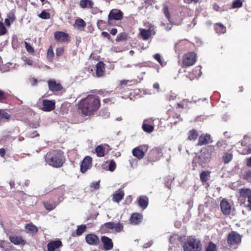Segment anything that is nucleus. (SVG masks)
I'll return each instance as SVG.
<instances>
[{
  "label": "nucleus",
  "mask_w": 251,
  "mask_h": 251,
  "mask_svg": "<svg viewBox=\"0 0 251 251\" xmlns=\"http://www.w3.org/2000/svg\"><path fill=\"white\" fill-rule=\"evenodd\" d=\"M205 251H217L216 245L212 242H209Z\"/></svg>",
  "instance_id": "39"
},
{
  "label": "nucleus",
  "mask_w": 251,
  "mask_h": 251,
  "mask_svg": "<svg viewBox=\"0 0 251 251\" xmlns=\"http://www.w3.org/2000/svg\"><path fill=\"white\" fill-rule=\"evenodd\" d=\"M198 137V134L197 131L193 129L190 130L189 132L188 139L190 140H195Z\"/></svg>",
  "instance_id": "36"
},
{
  "label": "nucleus",
  "mask_w": 251,
  "mask_h": 251,
  "mask_svg": "<svg viewBox=\"0 0 251 251\" xmlns=\"http://www.w3.org/2000/svg\"><path fill=\"white\" fill-rule=\"evenodd\" d=\"M151 120H145L142 125V128L143 130L148 133H151L154 130V127L151 125L148 124L147 122H150Z\"/></svg>",
  "instance_id": "25"
},
{
  "label": "nucleus",
  "mask_w": 251,
  "mask_h": 251,
  "mask_svg": "<svg viewBox=\"0 0 251 251\" xmlns=\"http://www.w3.org/2000/svg\"><path fill=\"white\" fill-rule=\"evenodd\" d=\"M9 239L11 243H13L16 245L24 246L26 244V241L25 240H24L22 236H10Z\"/></svg>",
  "instance_id": "16"
},
{
  "label": "nucleus",
  "mask_w": 251,
  "mask_h": 251,
  "mask_svg": "<svg viewBox=\"0 0 251 251\" xmlns=\"http://www.w3.org/2000/svg\"><path fill=\"white\" fill-rule=\"evenodd\" d=\"M101 35L104 37H106V38H107L108 39L110 37V35L109 34V33L107 32H105V31H103L102 33H101Z\"/></svg>",
  "instance_id": "60"
},
{
  "label": "nucleus",
  "mask_w": 251,
  "mask_h": 251,
  "mask_svg": "<svg viewBox=\"0 0 251 251\" xmlns=\"http://www.w3.org/2000/svg\"><path fill=\"white\" fill-rule=\"evenodd\" d=\"M0 117L1 118L9 119L10 117V115L6 113L4 110L0 109Z\"/></svg>",
  "instance_id": "46"
},
{
  "label": "nucleus",
  "mask_w": 251,
  "mask_h": 251,
  "mask_svg": "<svg viewBox=\"0 0 251 251\" xmlns=\"http://www.w3.org/2000/svg\"><path fill=\"white\" fill-rule=\"evenodd\" d=\"M242 6V2L240 0H234L232 4V8L241 7Z\"/></svg>",
  "instance_id": "48"
},
{
  "label": "nucleus",
  "mask_w": 251,
  "mask_h": 251,
  "mask_svg": "<svg viewBox=\"0 0 251 251\" xmlns=\"http://www.w3.org/2000/svg\"><path fill=\"white\" fill-rule=\"evenodd\" d=\"M62 246V242L60 240L52 241L47 245L48 251H54Z\"/></svg>",
  "instance_id": "19"
},
{
  "label": "nucleus",
  "mask_w": 251,
  "mask_h": 251,
  "mask_svg": "<svg viewBox=\"0 0 251 251\" xmlns=\"http://www.w3.org/2000/svg\"><path fill=\"white\" fill-rule=\"evenodd\" d=\"M96 152L99 157H102L105 154V148L102 145H100L96 148Z\"/></svg>",
  "instance_id": "30"
},
{
  "label": "nucleus",
  "mask_w": 251,
  "mask_h": 251,
  "mask_svg": "<svg viewBox=\"0 0 251 251\" xmlns=\"http://www.w3.org/2000/svg\"><path fill=\"white\" fill-rule=\"evenodd\" d=\"M6 32V29L3 23H0V35H4Z\"/></svg>",
  "instance_id": "54"
},
{
  "label": "nucleus",
  "mask_w": 251,
  "mask_h": 251,
  "mask_svg": "<svg viewBox=\"0 0 251 251\" xmlns=\"http://www.w3.org/2000/svg\"><path fill=\"white\" fill-rule=\"evenodd\" d=\"M15 20V18L13 16L9 15L8 18L5 19L4 23L5 25L9 26L11 23H13Z\"/></svg>",
  "instance_id": "40"
},
{
  "label": "nucleus",
  "mask_w": 251,
  "mask_h": 251,
  "mask_svg": "<svg viewBox=\"0 0 251 251\" xmlns=\"http://www.w3.org/2000/svg\"><path fill=\"white\" fill-rule=\"evenodd\" d=\"M39 16L43 19H49L50 18V14L46 11H43Z\"/></svg>",
  "instance_id": "45"
},
{
  "label": "nucleus",
  "mask_w": 251,
  "mask_h": 251,
  "mask_svg": "<svg viewBox=\"0 0 251 251\" xmlns=\"http://www.w3.org/2000/svg\"><path fill=\"white\" fill-rule=\"evenodd\" d=\"M85 240L86 242L92 246H96L100 243L99 237L94 234H89L85 237Z\"/></svg>",
  "instance_id": "12"
},
{
  "label": "nucleus",
  "mask_w": 251,
  "mask_h": 251,
  "mask_svg": "<svg viewBox=\"0 0 251 251\" xmlns=\"http://www.w3.org/2000/svg\"><path fill=\"white\" fill-rule=\"evenodd\" d=\"M213 9L217 11H220L221 9L220 7L217 4H214L213 5Z\"/></svg>",
  "instance_id": "59"
},
{
  "label": "nucleus",
  "mask_w": 251,
  "mask_h": 251,
  "mask_svg": "<svg viewBox=\"0 0 251 251\" xmlns=\"http://www.w3.org/2000/svg\"><path fill=\"white\" fill-rule=\"evenodd\" d=\"M45 160L50 166L54 168H60L63 165L65 158L62 151L53 150L47 153Z\"/></svg>",
  "instance_id": "2"
},
{
  "label": "nucleus",
  "mask_w": 251,
  "mask_h": 251,
  "mask_svg": "<svg viewBox=\"0 0 251 251\" xmlns=\"http://www.w3.org/2000/svg\"><path fill=\"white\" fill-rule=\"evenodd\" d=\"M241 241L240 235L236 231H231L229 233L227 242L229 246H233L239 244Z\"/></svg>",
  "instance_id": "6"
},
{
  "label": "nucleus",
  "mask_w": 251,
  "mask_h": 251,
  "mask_svg": "<svg viewBox=\"0 0 251 251\" xmlns=\"http://www.w3.org/2000/svg\"><path fill=\"white\" fill-rule=\"evenodd\" d=\"M184 251H202V246L201 241L197 238H188L183 246Z\"/></svg>",
  "instance_id": "4"
},
{
  "label": "nucleus",
  "mask_w": 251,
  "mask_h": 251,
  "mask_svg": "<svg viewBox=\"0 0 251 251\" xmlns=\"http://www.w3.org/2000/svg\"><path fill=\"white\" fill-rule=\"evenodd\" d=\"M123 15V14L120 10H111L109 14L108 19L120 20L122 18Z\"/></svg>",
  "instance_id": "17"
},
{
  "label": "nucleus",
  "mask_w": 251,
  "mask_h": 251,
  "mask_svg": "<svg viewBox=\"0 0 251 251\" xmlns=\"http://www.w3.org/2000/svg\"><path fill=\"white\" fill-rule=\"evenodd\" d=\"M221 209L223 213L225 215H228L231 211V205L228 201L225 199L221 201Z\"/></svg>",
  "instance_id": "13"
},
{
  "label": "nucleus",
  "mask_w": 251,
  "mask_h": 251,
  "mask_svg": "<svg viewBox=\"0 0 251 251\" xmlns=\"http://www.w3.org/2000/svg\"><path fill=\"white\" fill-rule=\"evenodd\" d=\"M247 165L249 167H251V157L247 159Z\"/></svg>",
  "instance_id": "64"
},
{
  "label": "nucleus",
  "mask_w": 251,
  "mask_h": 251,
  "mask_svg": "<svg viewBox=\"0 0 251 251\" xmlns=\"http://www.w3.org/2000/svg\"><path fill=\"white\" fill-rule=\"evenodd\" d=\"M68 34L65 32L57 31L54 33L55 39L59 41L65 42L68 40Z\"/></svg>",
  "instance_id": "21"
},
{
  "label": "nucleus",
  "mask_w": 251,
  "mask_h": 251,
  "mask_svg": "<svg viewBox=\"0 0 251 251\" xmlns=\"http://www.w3.org/2000/svg\"><path fill=\"white\" fill-rule=\"evenodd\" d=\"M233 157L231 152H225L222 156V160L225 164H227L231 161Z\"/></svg>",
  "instance_id": "29"
},
{
  "label": "nucleus",
  "mask_w": 251,
  "mask_h": 251,
  "mask_svg": "<svg viewBox=\"0 0 251 251\" xmlns=\"http://www.w3.org/2000/svg\"><path fill=\"white\" fill-rule=\"evenodd\" d=\"M102 226L110 230H114L116 232H120L123 230V225L120 223L113 222H107L104 223Z\"/></svg>",
  "instance_id": "8"
},
{
  "label": "nucleus",
  "mask_w": 251,
  "mask_h": 251,
  "mask_svg": "<svg viewBox=\"0 0 251 251\" xmlns=\"http://www.w3.org/2000/svg\"><path fill=\"white\" fill-rule=\"evenodd\" d=\"M142 220V215L139 213H133L130 218V223L134 225L140 223Z\"/></svg>",
  "instance_id": "22"
},
{
  "label": "nucleus",
  "mask_w": 251,
  "mask_h": 251,
  "mask_svg": "<svg viewBox=\"0 0 251 251\" xmlns=\"http://www.w3.org/2000/svg\"><path fill=\"white\" fill-rule=\"evenodd\" d=\"M26 229L31 233L35 234L38 231L37 227L32 224H28L25 226Z\"/></svg>",
  "instance_id": "32"
},
{
  "label": "nucleus",
  "mask_w": 251,
  "mask_h": 251,
  "mask_svg": "<svg viewBox=\"0 0 251 251\" xmlns=\"http://www.w3.org/2000/svg\"><path fill=\"white\" fill-rule=\"evenodd\" d=\"M116 163L115 161L113 160H111L109 164V167L108 169L110 171L113 172L116 169Z\"/></svg>",
  "instance_id": "50"
},
{
  "label": "nucleus",
  "mask_w": 251,
  "mask_h": 251,
  "mask_svg": "<svg viewBox=\"0 0 251 251\" xmlns=\"http://www.w3.org/2000/svg\"><path fill=\"white\" fill-rule=\"evenodd\" d=\"M0 60H1V58L0 57ZM12 65V63L8 62L5 64H0V71L2 72H6L10 71V67Z\"/></svg>",
  "instance_id": "31"
},
{
  "label": "nucleus",
  "mask_w": 251,
  "mask_h": 251,
  "mask_svg": "<svg viewBox=\"0 0 251 251\" xmlns=\"http://www.w3.org/2000/svg\"><path fill=\"white\" fill-rule=\"evenodd\" d=\"M215 30L217 33H225L226 32V27L222 23H219L215 25Z\"/></svg>",
  "instance_id": "28"
},
{
  "label": "nucleus",
  "mask_w": 251,
  "mask_h": 251,
  "mask_svg": "<svg viewBox=\"0 0 251 251\" xmlns=\"http://www.w3.org/2000/svg\"><path fill=\"white\" fill-rule=\"evenodd\" d=\"M193 75H194L195 78H198L200 77L201 75V67L197 66L194 68L192 71Z\"/></svg>",
  "instance_id": "37"
},
{
  "label": "nucleus",
  "mask_w": 251,
  "mask_h": 251,
  "mask_svg": "<svg viewBox=\"0 0 251 251\" xmlns=\"http://www.w3.org/2000/svg\"><path fill=\"white\" fill-rule=\"evenodd\" d=\"M90 187L94 188L96 190H98L100 188V181L92 182L90 184Z\"/></svg>",
  "instance_id": "51"
},
{
  "label": "nucleus",
  "mask_w": 251,
  "mask_h": 251,
  "mask_svg": "<svg viewBox=\"0 0 251 251\" xmlns=\"http://www.w3.org/2000/svg\"><path fill=\"white\" fill-rule=\"evenodd\" d=\"M104 64L102 62H99L96 65V74L98 77L103 75L104 73Z\"/></svg>",
  "instance_id": "24"
},
{
  "label": "nucleus",
  "mask_w": 251,
  "mask_h": 251,
  "mask_svg": "<svg viewBox=\"0 0 251 251\" xmlns=\"http://www.w3.org/2000/svg\"><path fill=\"white\" fill-rule=\"evenodd\" d=\"M209 175V173L207 172L203 171L200 174V178L203 182H205L207 179V176Z\"/></svg>",
  "instance_id": "44"
},
{
  "label": "nucleus",
  "mask_w": 251,
  "mask_h": 251,
  "mask_svg": "<svg viewBox=\"0 0 251 251\" xmlns=\"http://www.w3.org/2000/svg\"><path fill=\"white\" fill-rule=\"evenodd\" d=\"M154 58L156 60L161 66L164 65V62H163L161 59V56L160 54L156 53L154 55Z\"/></svg>",
  "instance_id": "55"
},
{
  "label": "nucleus",
  "mask_w": 251,
  "mask_h": 251,
  "mask_svg": "<svg viewBox=\"0 0 251 251\" xmlns=\"http://www.w3.org/2000/svg\"><path fill=\"white\" fill-rule=\"evenodd\" d=\"M55 102L54 100H44L42 101V109L44 111L49 112L55 108Z\"/></svg>",
  "instance_id": "10"
},
{
  "label": "nucleus",
  "mask_w": 251,
  "mask_h": 251,
  "mask_svg": "<svg viewBox=\"0 0 251 251\" xmlns=\"http://www.w3.org/2000/svg\"><path fill=\"white\" fill-rule=\"evenodd\" d=\"M240 195L244 197H247L251 196V190L250 189H242L240 190Z\"/></svg>",
  "instance_id": "34"
},
{
  "label": "nucleus",
  "mask_w": 251,
  "mask_h": 251,
  "mask_svg": "<svg viewBox=\"0 0 251 251\" xmlns=\"http://www.w3.org/2000/svg\"><path fill=\"white\" fill-rule=\"evenodd\" d=\"M140 34L144 40H147L151 36L150 29H140Z\"/></svg>",
  "instance_id": "26"
},
{
  "label": "nucleus",
  "mask_w": 251,
  "mask_h": 251,
  "mask_svg": "<svg viewBox=\"0 0 251 251\" xmlns=\"http://www.w3.org/2000/svg\"><path fill=\"white\" fill-rule=\"evenodd\" d=\"M125 193L123 190L121 189H118L112 195V200L113 201L119 203L124 198Z\"/></svg>",
  "instance_id": "20"
},
{
  "label": "nucleus",
  "mask_w": 251,
  "mask_h": 251,
  "mask_svg": "<svg viewBox=\"0 0 251 251\" xmlns=\"http://www.w3.org/2000/svg\"><path fill=\"white\" fill-rule=\"evenodd\" d=\"M49 90L51 91H59L62 89L61 85L56 83L54 79L49 80L48 82Z\"/></svg>",
  "instance_id": "15"
},
{
  "label": "nucleus",
  "mask_w": 251,
  "mask_h": 251,
  "mask_svg": "<svg viewBox=\"0 0 251 251\" xmlns=\"http://www.w3.org/2000/svg\"><path fill=\"white\" fill-rule=\"evenodd\" d=\"M148 145H143L139 146L133 149L132 151V154L133 156L136 157L138 159H142L145 156V153L148 151Z\"/></svg>",
  "instance_id": "5"
},
{
  "label": "nucleus",
  "mask_w": 251,
  "mask_h": 251,
  "mask_svg": "<svg viewBox=\"0 0 251 251\" xmlns=\"http://www.w3.org/2000/svg\"><path fill=\"white\" fill-rule=\"evenodd\" d=\"M226 147V143L224 141H219L215 146V147L220 149L221 151L225 150Z\"/></svg>",
  "instance_id": "35"
},
{
  "label": "nucleus",
  "mask_w": 251,
  "mask_h": 251,
  "mask_svg": "<svg viewBox=\"0 0 251 251\" xmlns=\"http://www.w3.org/2000/svg\"><path fill=\"white\" fill-rule=\"evenodd\" d=\"M163 13L166 17V18L168 19L170 23H171V18H170V14L169 11V8L168 6L164 5L163 6Z\"/></svg>",
  "instance_id": "38"
},
{
  "label": "nucleus",
  "mask_w": 251,
  "mask_h": 251,
  "mask_svg": "<svg viewBox=\"0 0 251 251\" xmlns=\"http://www.w3.org/2000/svg\"><path fill=\"white\" fill-rule=\"evenodd\" d=\"M5 154V150L3 148L0 149V155L1 157H4Z\"/></svg>",
  "instance_id": "61"
},
{
  "label": "nucleus",
  "mask_w": 251,
  "mask_h": 251,
  "mask_svg": "<svg viewBox=\"0 0 251 251\" xmlns=\"http://www.w3.org/2000/svg\"><path fill=\"white\" fill-rule=\"evenodd\" d=\"M24 44L25 45V48L26 50L27 51V52H28L30 53H34V50L30 44H29L26 41L24 42Z\"/></svg>",
  "instance_id": "42"
},
{
  "label": "nucleus",
  "mask_w": 251,
  "mask_h": 251,
  "mask_svg": "<svg viewBox=\"0 0 251 251\" xmlns=\"http://www.w3.org/2000/svg\"><path fill=\"white\" fill-rule=\"evenodd\" d=\"M54 55V52L51 46H50L47 52V57L49 59H51Z\"/></svg>",
  "instance_id": "49"
},
{
  "label": "nucleus",
  "mask_w": 251,
  "mask_h": 251,
  "mask_svg": "<svg viewBox=\"0 0 251 251\" xmlns=\"http://www.w3.org/2000/svg\"><path fill=\"white\" fill-rule=\"evenodd\" d=\"M44 206L48 210H52L56 207L55 204H51L50 202H46L44 203Z\"/></svg>",
  "instance_id": "43"
},
{
  "label": "nucleus",
  "mask_w": 251,
  "mask_h": 251,
  "mask_svg": "<svg viewBox=\"0 0 251 251\" xmlns=\"http://www.w3.org/2000/svg\"><path fill=\"white\" fill-rule=\"evenodd\" d=\"M75 25H76L78 27H84L86 25V23L83 20L77 19L75 20Z\"/></svg>",
  "instance_id": "41"
},
{
  "label": "nucleus",
  "mask_w": 251,
  "mask_h": 251,
  "mask_svg": "<svg viewBox=\"0 0 251 251\" xmlns=\"http://www.w3.org/2000/svg\"><path fill=\"white\" fill-rule=\"evenodd\" d=\"M138 203L139 206L145 209L148 205V198L146 196H141L138 198Z\"/></svg>",
  "instance_id": "23"
},
{
  "label": "nucleus",
  "mask_w": 251,
  "mask_h": 251,
  "mask_svg": "<svg viewBox=\"0 0 251 251\" xmlns=\"http://www.w3.org/2000/svg\"><path fill=\"white\" fill-rule=\"evenodd\" d=\"M161 155V150L158 148H154L151 150L148 156L149 162H155L157 161Z\"/></svg>",
  "instance_id": "9"
},
{
  "label": "nucleus",
  "mask_w": 251,
  "mask_h": 251,
  "mask_svg": "<svg viewBox=\"0 0 251 251\" xmlns=\"http://www.w3.org/2000/svg\"><path fill=\"white\" fill-rule=\"evenodd\" d=\"M176 96L177 95L175 93L171 92L166 96V99L169 101L173 100L176 99Z\"/></svg>",
  "instance_id": "47"
},
{
  "label": "nucleus",
  "mask_w": 251,
  "mask_h": 251,
  "mask_svg": "<svg viewBox=\"0 0 251 251\" xmlns=\"http://www.w3.org/2000/svg\"><path fill=\"white\" fill-rule=\"evenodd\" d=\"M212 142L210 135L209 134H202L199 138L198 146H202Z\"/></svg>",
  "instance_id": "18"
},
{
  "label": "nucleus",
  "mask_w": 251,
  "mask_h": 251,
  "mask_svg": "<svg viewBox=\"0 0 251 251\" xmlns=\"http://www.w3.org/2000/svg\"><path fill=\"white\" fill-rule=\"evenodd\" d=\"M64 50L62 47L58 48L56 50V55L57 56L62 55L64 52Z\"/></svg>",
  "instance_id": "53"
},
{
  "label": "nucleus",
  "mask_w": 251,
  "mask_h": 251,
  "mask_svg": "<svg viewBox=\"0 0 251 251\" xmlns=\"http://www.w3.org/2000/svg\"><path fill=\"white\" fill-rule=\"evenodd\" d=\"M186 3H191L192 2L197 3L199 0H183Z\"/></svg>",
  "instance_id": "58"
},
{
  "label": "nucleus",
  "mask_w": 251,
  "mask_h": 251,
  "mask_svg": "<svg viewBox=\"0 0 251 251\" xmlns=\"http://www.w3.org/2000/svg\"><path fill=\"white\" fill-rule=\"evenodd\" d=\"M244 178L245 179H249L251 178V171H247L245 173L244 175Z\"/></svg>",
  "instance_id": "57"
},
{
  "label": "nucleus",
  "mask_w": 251,
  "mask_h": 251,
  "mask_svg": "<svg viewBox=\"0 0 251 251\" xmlns=\"http://www.w3.org/2000/svg\"><path fill=\"white\" fill-rule=\"evenodd\" d=\"M161 26L164 27V28L167 31H170L172 28V25L170 24H165L164 23H162L161 24Z\"/></svg>",
  "instance_id": "52"
},
{
  "label": "nucleus",
  "mask_w": 251,
  "mask_h": 251,
  "mask_svg": "<svg viewBox=\"0 0 251 251\" xmlns=\"http://www.w3.org/2000/svg\"><path fill=\"white\" fill-rule=\"evenodd\" d=\"M92 163V158L89 156H86L82 160L81 166L80 170L83 173L86 172L89 168Z\"/></svg>",
  "instance_id": "11"
},
{
  "label": "nucleus",
  "mask_w": 251,
  "mask_h": 251,
  "mask_svg": "<svg viewBox=\"0 0 251 251\" xmlns=\"http://www.w3.org/2000/svg\"><path fill=\"white\" fill-rule=\"evenodd\" d=\"M183 64L189 67L193 65L196 61V56L194 52H191L185 54L183 57Z\"/></svg>",
  "instance_id": "7"
},
{
  "label": "nucleus",
  "mask_w": 251,
  "mask_h": 251,
  "mask_svg": "<svg viewBox=\"0 0 251 251\" xmlns=\"http://www.w3.org/2000/svg\"><path fill=\"white\" fill-rule=\"evenodd\" d=\"M86 229V226L84 225H81L77 226V229L76 230V234L77 236L81 235L85 231Z\"/></svg>",
  "instance_id": "33"
},
{
  "label": "nucleus",
  "mask_w": 251,
  "mask_h": 251,
  "mask_svg": "<svg viewBox=\"0 0 251 251\" xmlns=\"http://www.w3.org/2000/svg\"><path fill=\"white\" fill-rule=\"evenodd\" d=\"M101 241L103 244L104 250L109 251L112 249L113 244L111 239L106 236H102Z\"/></svg>",
  "instance_id": "14"
},
{
  "label": "nucleus",
  "mask_w": 251,
  "mask_h": 251,
  "mask_svg": "<svg viewBox=\"0 0 251 251\" xmlns=\"http://www.w3.org/2000/svg\"><path fill=\"white\" fill-rule=\"evenodd\" d=\"M7 244L5 241H0V248H1L3 251H8V248H6L5 246Z\"/></svg>",
  "instance_id": "56"
},
{
  "label": "nucleus",
  "mask_w": 251,
  "mask_h": 251,
  "mask_svg": "<svg viewBox=\"0 0 251 251\" xmlns=\"http://www.w3.org/2000/svg\"><path fill=\"white\" fill-rule=\"evenodd\" d=\"M80 6L82 8L88 7L90 8L93 7L94 3L92 0H81L79 2Z\"/></svg>",
  "instance_id": "27"
},
{
  "label": "nucleus",
  "mask_w": 251,
  "mask_h": 251,
  "mask_svg": "<svg viewBox=\"0 0 251 251\" xmlns=\"http://www.w3.org/2000/svg\"><path fill=\"white\" fill-rule=\"evenodd\" d=\"M216 154V149L215 147L212 146H208L201 151V155L196 158L194 161H196L197 160L200 159V165H203L205 162L208 161L210 159L214 156Z\"/></svg>",
  "instance_id": "3"
},
{
  "label": "nucleus",
  "mask_w": 251,
  "mask_h": 251,
  "mask_svg": "<svg viewBox=\"0 0 251 251\" xmlns=\"http://www.w3.org/2000/svg\"><path fill=\"white\" fill-rule=\"evenodd\" d=\"M153 88L157 89V92L159 91V84L158 83H155L153 85Z\"/></svg>",
  "instance_id": "62"
},
{
  "label": "nucleus",
  "mask_w": 251,
  "mask_h": 251,
  "mask_svg": "<svg viewBox=\"0 0 251 251\" xmlns=\"http://www.w3.org/2000/svg\"><path fill=\"white\" fill-rule=\"evenodd\" d=\"M248 204L247 206L251 209V196L248 198Z\"/></svg>",
  "instance_id": "63"
},
{
  "label": "nucleus",
  "mask_w": 251,
  "mask_h": 251,
  "mask_svg": "<svg viewBox=\"0 0 251 251\" xmlns=\"http://www.w3.org/2000/svg\"><path fill=\"white\" fill-rule=\"evenodd\" d=\"M100 101L98 96L89 95L82 100L79 104V109L85 115H90L100 107Z\"/></svg>",
  "instance_id": "1"
}]
</instances>
